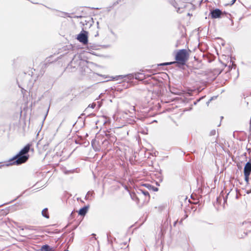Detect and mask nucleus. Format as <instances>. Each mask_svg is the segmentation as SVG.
Returning a JSON list of instances; mask_svg holds the SVG:
<instances>
[{
  "label": "nucleus",
  "instance_id": "1",
  "mask_svg": "<svg viewBox=\"0 0 251 251\" xmlns=\"http://www.w3.org/2000/svg\"><path fill=\"white\" fill-rule=\"evenodd\" d=\"M31 145L28 144L20 151L9 161V164L20 165L25 163L29 158L28 153L30 149Z\"/></svg>",
  "mask_w": 251,
  "mask_h": 251
},
{
  "label": "nucleus",
  "instance_id": "2",
  "mask_svg": "<svg viewBox=\"0 0 251 251\" xmlns=\"http://www.w3.org/2000/svg\"><path fill=\"white\" fill-rule=\"evenodd\" d=\"M188 53L185 49H182L179 50L176 55V60L178 63L184 65L188 58Z\"/></svg>",
  "mask_w": 251,
  "mask_h": 251
},
{
  "label": "nucleus",
  "instance_id": "3",
  "mask_svg": "<svg viewBox=\"0 0 251 251\" xmlns=\"http://www.w3.org/2000/svg\"><path fill=\"white\" fill-rule=\"evenodd\" d=\"M77 40L80 42L86 45L88 43V32L86 31L82 30L76 38Z\"/></svg>",
  "mask_w": 251,
  "mask_h": 251
},
{
  "label": "nucleus",
  "instance_id": "4",
  "mask_svg": "<svg viewBox=\"0 0 251 251\" xmlns=\"http://www.w3.org/2000/svg\"><path fill=\"white\" fill-rule=\"evenodd\" d=\"M134 78V73L129 74L126 75H120L115 76L113 78L115 80H118L119 79H124L125 80H132Z\"/></svg>",
  "mask_w": 251,
  "mask_h": 251
},
{
  "label": "nucleus",
  "instance_id": "5",
  "mask_svg": "<svg viewBox=\"0 0 251 251\" xmlns=\"http://www.w3.org/2000/svg\"><path fill=\"white\" fill-rule=\"evenodd\" d=\"M115 251H128L126 243L117 244L115 247Z\"/></svg>",
  "mask_w": 251,
  "mask_h": 251
},
{
  "label": "nucleus",
  "instance_id": "6",
  "mask_svg": "<svg viewBox=\"0 0 251 251\" xmlns=\"http://www.w3.org/2000/svg\"><path fill=\"white\" fill-rule=\"evenodd\" d=\"M223 14L222 11L218 8L211 10L210 13L212 19L219 18Z\"/></svg>",
  "mask_w": 251,
  "mask_h": 251
},
{
  "label": "nucleus",
  "instance_id": "7",
  "mask_svg": "<svg viewBox=\"0 0 251 251\" xmlns=\"http://www.w3.org/2000/svg\"><path fill=\"white\" fill-rule=\"evenodd\" d=\"M251 161L248 162L244 168V174H251Z\"/></svg>",
  "mask_w": 251,
  "mask_h": 251
},
{
  "label": "nucleus",
  "instance_id": "8",
  "mask_svg": "<svg viewBox=\"0 0 251 251\" xmlns=\"http://www.w3.org/2000/svg\"><path fill=\"white\" fill-rule=\"evenodd\" d=\"M79 65V63H76L75 61L73 59L70 64L68 65L67 69L68 70H70V69L73 68L74 69L76 68L77 66H78Z\"/></svg>",
  "mask_w": 251,
  "mask_h": 251
},
{
  "label": "nucleus",
  "instance_id": "9",
  "mask_svg": "<svg viewBox=\"0 0 251 251\" xmlns=\"http://www.w3.org/2000/svg\"><path fill=\"white\" fill-rule=\"evenodd\" d=\"M89 208V206H85L80 209L78 211V214L81 216H84L87 213Z\"/></svg>",
  "mask_w": 251,
  "mask_h": 251
},
{
  "label": "nucleus",
  "instance_id": "10",
  "mask_svg": "<svg viewBox=\"0 0 251 251\" xmlns=\"http://www.w3.org/2000/svg\"><path fill=\"white\" fill-rule=\"evenodd\" d=\"M53 249L50 248L49 245H45L43 246L41 248V251H53Z\"/></svg>",
  "mask_w": 251,
  "mask_h": 251
},
{
  "label": "nucleus",
  "instance_id": "11",
  "mask_svg": "<svg viewBox=\"0 0 251 251\" xmlns=\"http://www.w3.org/2000/svg\"><path fill=\"white\" fill-rule=\"evenodd\" d=\"M42 215L43 217L48 219L49 218V215L48 212V208H44L42 211Z\"/></svg>",
  "mask_w": 251,
  "mask_h": 251
},
{
  "label": "nucleus",
  "instance_id": "12",
  "mask_svg": "<svg viewBox=\"0 0 251 251\" xmlns=\"http://www.w3.org/2000/svg\"><path fill=\"white\" fill-rule=\"evenodd\" d=\"M141 75H142V74L139 73H134V78L138 80L142 79L143 78L140 77Z\"/></svg>",
  "mask_w": 251,
  "mask_h": 251
},
{
  "label": "nucleus",
  "instance_id": "13",
  "mask_svg": "<svg viewBox=\"0 0 251 251\" xmlns=\"http://www.w3.org/2000/svg\"><path fill=\"white\" fill-rule=\"evenodd\" d=\"M176 63V62H166V63H163L160 64L159 65H160V66L169 65L175 64Z\"/></svg>",
  "mask_w": 251,
  "mask_h": 251
},
{
  "label": "nucleus",
  "instance_id": "14",
  "mask_svg": "<svg viewBox=\"0 0 251 251\" xmlns=\"http://www.w3.org/2000/svg\"><path fill=\"white\" fill-rule=\"evenodd\" d=\"M93 194V192H91L90 191L88 192L85 197V200H88L89 199V197L90 196H92Z\"/></svg>",
  "mask_w": 251,
  "mask_h": 251
},
{
  "label": "nucleus",
  "instance_id": "15",
  "mask_svg": "<svg viewBox=\"0 0 251 251\" xmlns=\"http://www.w3.org/2000/svg\"><path fill=\"white\" fill-rule=\"evenodd\" d=\"M250 175V174H244L245 180L246 181V182H247V183L249 182V180Z\"/></svg>",
  "mask_w": 251,
  "mask_h": 251
},
{
  "label": "nucleus",
  "instance_id": "16",
  "mask_svg": "<svg viewBox=\"0 0 251 251\" xmlns=\"http://www.w3.org/2000/svg\"><path fill=\"white\" fill-rule=\"evenodd\" d=\"M216 130L215 129H213V130H212L210 133H209V135L210 136H214V135H216Z\"/></svg>",
  "mask_w": 251,
  "mask_h": 251
},
{
  "label": "nucleus",
  "instance_id": "17",
  "mask_svg": "<svg viewBox=\"0 0 251 251\" xmlns=\"http://www.w3.org/2000/svg\"><path fill=\"white\" fill-rule=\"evenodd\" d=\"M142 193L145 195V196H148L150 197L149 193L146 190H141Z\"/></svg>",
  "mask_w": 251,
  "mask_h": 251
},
{
  "label": "nucleus",
  "instance_id": "18",
  "mask_svg": "<svg viewBox=\"0 0 251 251\" xmlns=\"http://www.w3.org/2000/svg\"><path fill=\"white\" fill-rule=\"evenodd\" d=\"M144 185L146 186L147 188H148L149 189H151L152 186L149 184H144Z\"/></svg>",
  "mask_w": 251,
  "mask_h": 251
},
{
  "label": "nucleus",
  "instance_id": "19",
  "mask_svg": "<svg viewBox=\"0 0 251 251\" xmlns=\"http://www.w3.org/2000/svg\"><path fill=\"white\" fill-rule=\"evenodd\" d=\"M25 229H27V230H35V229L33 228V227H31V226H27V227H25Z\"/></svg>",
  "mask_w": 251,
  "mask_h": 251
},
{
  "label": "nucleus",
  "instance_id": "20",
  "mask_svg": "<svg viewBox=\"0 0 251 251\" xmlns=\"http://www.w3.org/2000/svg\"><path fill=\"white\" fill-rule=\"evenodd\" d=\"M246 224L247 225V227H251V222L246 223ZM250 231H251V230Z\"/></svg>",
  "mask_w": 251,
  "mask_h": 251
},
{
  "label": "nucleus",
  "instance_id": "21",
  "mask_svg": "<svg viewBox=\"0 0 251 251\" xmlns=\"http://www.w3.org/2000/svg\"><path fill=\"white\" fill-rule=\"evenodd\" d=\"M151 189L153 190V191H155V192L158 191V188L157 187L152 186Z\"/></svg>",
  "mask_w": 251,
  "mask_h": 251
},
{
  "label": "nucleus",
  "instance_id": "22",
  "mask_svg": "<svg viewBox=\"0 0 251 251\" xmlns=\"http://www.w3.org/2000/svg\"><path fill=\"white\" fill-rule=\"evenodd\" d=\"M174 7L176 8H178V10H177V12H179V10H180V8L179 7H177V6H178V4H176V5H174Z\"/></svg>",
  "mask_w": 251,
  "mask_h": 251
},
{
  "label": "nucleus",
  "instance_id": "23",
  "mask_svg": "<svg viewBox=\"0 0 251 251\" xmlns=\"http://www.w3.org/2000/svg\"><path fill=\"white\" fill-rule=\"evenodd\" d=\"M229 198V199H230V200L231 201H233L234 200L238 199L237 197H236V198Z\"/></svg>",
  "mask_w": 251,
  "mask_h": 251
},
{
  "label": "nucleus",
  "instance_id": "24",
  "mask_svg": "<svg viewBox=\"0 0 251 251\" xmlns=\"http://www.w3.org/2000/svg\"><path fill=\"white\" fill-rule=\"evenodd\" d=\"M95 106H96V104H95V103H93V104L91 105V107H92V108H94L95 107Z\"/></svg>",
  "mask_w": 251,
  "mask_h": 251
},
{
  "label": "nucleus",
  "instance_id": "25",
  "mask_svg": "<svg viewBox=\"0 0 251 251\" xmlns=\"http://www.w3.org/2000/svg\"><path fill=\"white\" fill-rule=\"evenodd\" d=\"M68 13H62V16H64V15H68Z\"/></svg>",
  "mask_w": 251,
  "mask_h": 251
},
{
  "label": "nucleus",
  "instance_id": "26",
  "mask_svg": "<svg viewBox=\"0 0 251 251\" xmlns=\"http://www.w3.org/2000/svg\"><path fill=\"white\" fill-rule=\"evenodd\" d=\"M236 0H232L231 4H233L236 1Z\"/></svg>",
  "mask_w": 251,
  "mask_h": 251
},
{
  "label": "nucleus",
  "instance_id": "27",
  "mask_svg": "<svg viewBox=\"0 0 251 251\" xmlns=\"http://www.w3.org/2000/svg\"><path fill=\"white\" fill-rule=\"evenodd\" d=\"M227 198H224V202H226Z\"/></svg>",
  "mask_w": 251,
  "mask_h": 251
},
{
  "label": "nucleus",
  "instance_id": "28",
  "mask_svg": "<svg viewBox=\"0 0 251 251\" xmlns=\"http://www.w3.org/2000/svg\"><path fill=\"white\" fill-rule=\"evenodd\" d=\"M1 166H0V168H1Z\"/></svg>",
  "mask_w": 251,
  "mask_h": 251
}]
</instances>
